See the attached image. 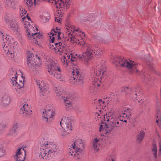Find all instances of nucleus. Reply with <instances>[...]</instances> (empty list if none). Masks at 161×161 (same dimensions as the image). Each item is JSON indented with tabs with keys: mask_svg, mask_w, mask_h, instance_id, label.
I'll list each match as a JSON object with an SVG mask.
<instances>
[{
	"mask_svg": "<svg viewBox=\"0 0 161 161\" xmlns=\"http://www.w3.org/2000/svg\"><path fill=\"white\" fill-rule=\"evenodd\" d=\"M54 90L56 92V96L58 97L59 99L63 100L64 97L62 94V92L60 90V88L59 86L55 87L54 88Z\"/></svg>",
	"mask_w": 161,
	"mask_h": 161,
	"instance_id": "24",
	"label": "nucleus"
},
{
	"mask_svg": "<svg viewBox=\"0 0 161 161\" xmlns=\"http://www.w3.org/2000/svg\"><path fill=\"white\" fill-rule=\"evenodd\" d=\"M26 20H28V21L31 20L30 18L27 15H26V16H25L22 18V20L23 21V24L25 25V26L26 25V24H25V22H27Z\"/></svg>",
	"mask_w": 161,
	"mask_h": 161,
	"instance_id": "36",
	"label": "nucleus"
},
{
	"mask_svg": "<svg viewBox=\"0 0 161 161\" xmlns=\"http://www.w3.org/2000/svg\"><path fill=\"white\" fill-rule=\"evenodd\" d=\"M122 115L120 114L119 116L117 115L113 111H111L104 115V120L108 122V124L106 125V133L109 132L113 130L117 129L119 126V120L124 122H127L126 120H124L125 119L122 118Z\"/></svg>",
	"mask_w": 161,
	"mask_h": 161,
	"instance_id": "5",
	"label": "nucleus"
},
{
	"mask_svg": "<svg viewBox=\"0 0 161 161\" xmlns=\"http://www.w3.org/2000/svg\"><path fill=\"white\" fill-rule=\"evenodd\" d=\"M158 115L157 116V118H158V119H156V122L158 123V125L159 122L161 121V120L160 119V111H158Z\"/></svg>",
	"mask_w": 161,
	"mask_h": 161,
	"instance_id": "42",
	"label": "nucleus"
},
{
	"mask_svg": "<svg viewBox=\"0 0 161 161\" xmlns=\"http://www.w3.org/2000/svg\"><path fill=\"white\" fill-rule=\"evenodd\" d=\"M159 145L160 148H161V141L159 142Z\"/></svg>",
	"mask_w": 161,
	"mask_h": 161,
	"instance_id": "53",
	"label": "nucleus"
},
{
	"mask_svg": "<svg viewBox=\"0 0 161 161\" xmlns=\"http://www.w3.org/2000/svg\"><path fill=\"white\" fill-rule=\"evenodd\" d=\"M49 2L54 3L55 6L57 8H60L63 7L68 8L69 7L70 0H48Z\"/></svg>",
	"mask_w": 161,
	"mask_h": 161,
	"instance_id": "14",
	"label": "nucleus"
},
{
	"mask_svg": "<svg viewBox=\"0 0 161 161\" xmlns=\"http://www.w3.org/2000/svg\"><path fill=\"white\" fill-rule=\"evenodd\" d=\"M8 8H16V6L14 4V2H11V3L7 6Z\"/></svg>",
	"mask_w": 161,
	"mask_h": 161,
	"instance_id": "39",
	"label": "nucleus"
},
{
	"mask_svg": "<svg viewBox=\"0 0 161 161\" xmlns=\"http://www.w3.org/2000/svg\"><path fill=\"white\" fill-rule=\"evenodd\" d=\"M36 82L40 89L39 92L40 96L46 97L49 93L48 85L42 80H37Z\"/></svg>",
	"mask_w": 161,
	"mask_h": 161,
	"instance_id": "13",
	"label": "nucleus"
},
{
	"mask_svg": "<svg viewBox=\"0 0 161 161\" xmlns=\"http://www.w3.org/2000/svg\"><path fill=\"white\" fill-rule=\"evenodd\" d=\"M25 154L26 153L24 148L18 149L14 156L15 160V161H24Z\"/></svg>",
	"mask_w": 161,
	"mask_h": 161,
	"instance_id": "19",
	"label": "nucleus"
},
{
	"mask_svg": "<svg viewBox=\"0 0 161 161\" xmlns=\"http://www.w3.org/2000/svg\"><path fill=\"white\" fill-rule=\"evenodd\" d=\"M55 34H52V33H50V35H52V37L51 36H50V39H51L50 41L51 42L50 44H50H53V45H54V44H53V43L54 42V38L53 36L55 35H57V37H58V39L59 40H61V37H62V35L63 34H61V33L59 31H56L54 32Z\"/></svg>",
	"mask_w": 161,
	"mask_h": 161,
	"instance_id": "23",
	"label": "nucleus"
},
{
	"mask_svg": "<svg viewBox=\"0 0 161 161\" xmlns=\"http://www.w3.org/2000/svg\"><path fill=\"white\" fill-rule=\"evenodd\" d=\"M9 74L10 77L11 78V79L13 77H18L19 76L18 75H17L16 70L14 69H11L9 71Z\"/></svg>",
	"mask_w": 161,
	"mask_h": 161,
	"instance_id": "31",
	"label": "nucleus"
},
{
	"mask_svg": "<svg viewBox=\"0 0 161 161\" xmlns=\"http://www.w3.org/2000/svg\"><path fill=\"white\" fill-rule=\"evenodd\" d=\"M50 19L49 14L47 13H45L42 14V20L43 22H45L48 20Z\"/></svg>",
	"mask_w": 161,
	"mask_h": 161,
	"instance_id": "33",
	"label": "nucleus"
},
{
	"mask_svg": "<svg viewBox=\"0 0 161 161\" xmlns=\"http://www.w3.org/2000/svg\"><path fill=\"white\" fill-rule=\"evenodd\" d=\"M129 89V87H126L125 88V90L124 91H127V90H128Z\"/></svg>",
	"mask_w": 161,
	"mask_h": 161,
	"instance_id": "50",
	"label": "nucleus"
},
{
	"mask_svg": "<svg viewBox=\"0 0 161 161\" xmlns=\"http://www.w3.org/2000/svg\"><path fill=\"white\" fill-rule=\"evenodd\" d=\"M161 148H159V152H160V153H159V155H161Z\"/></svg>",
	"mask_w": 161,
	"mask_h": 161,
	"instance_id": "51",
	"label": "nucleus"
},
{
	"mask_svg": "<svg viewBox=\"0 0 161 161\" xmlns=\"http://www.w3.org/2000/svg\"><path fill=\"white\" fill-rule=\"evenodd\" d=\"M47 70L51 76L54 77L58 80L63 81L64 80V76L61 74L58 65L53 60L49 59L45 63Z\"/></svg>",
	"mask_w": 161,
	"mask_h": 161,
	"instance_id": "7",
	"label": "nucleus"
},
{
	"mask_svg": "<svg viewBox=\"0 0 161 161\" xmlns=\"http://www.w3.org/2000/svg\"><path fill=\"white\" fill-rule=\"evenodd\" d=\"M147 64L149 65V66L150 69L153 70V64H151L150 63H147Z\"/></svg>",
	"mask_w": 161,
	"mask_h": 161,
	"instance_id": "49",
	"label": "nucleus"
},
{
	"mask_svg": "<svg viewBox=\"0 0 161 161\" xmlns=\"http://www.w3.org/2000/svg\"><path fill=\"white\" fill-rule=\"evenodd\" d=\"M26 13V11L25 9H22V10H21L20 13V16L21 17H24L23 16L24 14H25Z\"/></svg>",
	"mask_w": 161,
	"mask_h": 161,
	"instance_id": "46",
	"label": "nucleus"
},
{
	"mask_svg": "<svg viewBox=\"0 0 161 161\" xmlns=\"http://www.w3.org/2000/svg\"><path fill=\"white\" fill-rule=\"evenodd\" d=\"M86 64L90 68V74L92 80V85L89 88L91 94H95L98 91V88L101 84V79L106 71V66L104 62L92 66V63L89 61L86 62Z\"/></svg>",
	"mask_w": 161,
	"mask_h": 161,
	"instance_id": "2",
	"label": "nucleus"
},
{
	"mask_svg": "<svg viewBox=\"0 0 161 161\" xmlns=\"http://www.w3.org/2000/svg\"><path fill=\"white\" fill-rule=\"evenodd\" d=\"M54 111L52 107L47 108L43 111L42 117L43 120L46 122H48V119L51 118L54 114Z\"/></svg>",
	"mask_w": 161,
	"mask_h": 161,
	"instance_id": "17",
	"label": "nucleus"
},
{
	"mask_svg": "<svg viewBox=\"0 0 161 161\" xmlns=\"http://www.w3.org/2000/svg\"><path fill=\"white\" fill-rule=\"evenodd\" d=\"M5 154V151L4 148L1 144H0V157L4 156Z\"/></svg>",
	"mask_w": 161,
	"mask_h": 161,
	"instance_id": "34",
	"label": "nucleus"
},
{
	"mask_svg": "<svg viewBox=\"0 0 161 161\" xmlns=\"http://www.w3.org/2000/svg\"><path fill=\"white\" fill-rule=\"evenodd\" d=\"M2 36L1 43L3 48V52L9 59L15 60L18 56V43L13 38L7 34L0 32Z\"/></svg>",
	"mask_w": 161,
	"mask_h": 161,
	"instance_id": "4",
	"label": "nucleus"
},
{
	"mask_svg": "<svg viewBox=\"0 0 161 161\" xmlns=\"http://www.w3.org/2000/svg\"><path fill=\"white\" fill-rule=\"evenodd\" d=\"M8 23L9 24L10 28L15 34H19L20 31V29L18 25V22L14 20H11L8 21Z\"/></svg>",
	"mask_w": 161,
	"mask_h": 161,
	"instance_id": "20",
	"label": "nucleus"
},
{
	"mask_svg": "<svg viewBox=\"0 0 161 161\" xmlns=\"http://www.w3.org/2000/svg\"><path fill=\"white\" fill-rule=\"evenodd\" d=\"M50 44V48L57 54L63 55L61 61L65 67L69 65L70 62L74 61L75 57L72 55L71 51L68 47L65 42L59 40Z\"/></svg>",
	"mask_w": 161,
	"mask_h": 161,
	"instance_id": "3",
	"label": "nucleus"
},
{
	"mask_svg": "<svg viewBox=\"0 0 161 161\" xmlns=\"http://www.w3.org/2000/svg\"><path fill=\"white\" fill-rule=\"evenodd\" d=\"M11 1L10 0H6L5 4L7 7L9 5Z\"/></svg>",
	"mask_w": 161,
	"mask_h": 161,
	"instance_id": "48",
	"label": "nucleus"
},
{
	"mask_svg": "<svg viewBox=\"0 0 161 161\" xmlns=\"http://www.w3.org/2000/svg\"><path fill=\"white\" fill-rule=\"evenodd\" d=\"M104 101H103L102 99H99L98 100V102L97 103V105L100 106V108H103V105H104Z\"/></svg>",
	"mask_w": 161,
	"mask_h": 161,
	"instance_id": "38",
	"label": "nucleus"
},
{
	"mask_svg": "<svg viewBox=\"0 0 161 161\" xmlns=\"http://www.w3.org/2000/svg\"><path fill=\"white\" fill-rule=\"evenodd\" d=\"M43 148L41 149L40 157L43 159L49 160L55 154H57L58 149L56 145L53 142L46 141L43 144Z\"/></svg>",
	"mask_w": 161,
	"mask_h": 161,
	"instance_id": "6",
	"label": "nucleus"
},
{
	"mask_svg": "<svg viewBox=\"0 0 161 161\" xmlns=\"http://www.w3.org/2000/svg\"><path fill=\"white\" fill-rule=\"evenodd\" d=\"M139 102H141V103H143V104L142 106L143 107H148L149 106V104L147 103V102L144 99H141L140 101H139Z\"/></svg>",
	"mask_w": 161,
	"mask_h": 161,
	"instance_id": "37",
	"label": "nucleus"
},
{
	"mask_svg": "<svg viewBox=\"0 0 161 161\" xmlns=\"http://www.w3.org/2000/svg\"><path fill=\"white\" fill-rule=\"evenodd\" d=\"M16 131L11 129L9 130L6 136L7 137L11 138H14L15 137L16 135Z\"/></svg>",
	"mask_w": 161,
	"mask_h": 161,
	"instance_id": "27",
	"label": "nucleus"
},
{
	"mask_svg": "<svg viewBox=\"0 0 161 161\" xmlns=\"http://www.w3.org/2000/svg\"><path fill=\"white\" fill-rule=\"evenodd\" d=\"M20 113L24 116L28 117L32 114V111L29 107L28 105L25 104L20 109Z\"/></svg>",
	"mask_w": 161,
	"mask_h": 161,
	"instance_id": "22",
	"label": "nucleus"
},
{
	"mask_svg": "<svg viewBox=\"0 0 161 161\" xmlns=\"http://www.w3.org/2000/svg\"><path fill=\"white\" fill-rule=\"evenodd\" d=\"M105 121V120H104ZM107 121L108 123H106V124L105 125V128H103V129H102L103 128V125H100V127H99V131H102V130H103V133H105L106 134H107V133H109L110 131L109 132H107L106 133V129H107V128L106 127V125L108 123V122L107 121Z\"/></svg>",
	"mask_w": 161,
	"mask_h": 161,
	"instance_id": "35",
	"label": "nucleus"
},
{
	"mask_svg": "<svg viewBox=\"0 0 161 161\" xmlns=\"http://www.w3.org/2000/svg\"><path fill=\"white\" fill-rule=\"evenodd\" d=\"M131 110L127 109V110H124V112H122L119 114L122 115V118L126 119V118H129L131 115Z\"/></svg>",
	"mask_w": 161,
	"mask_h": 161,
	"instance_id": "26",
	"label": "nucleus"
},
{
	"mask_svg": "<svg viewBox=\"0 0 161 161\" xmlns=\"http://www.w3.org/2000/svg\"><path fill=\"white\" fill-rule=\"evenodd\" d=\"M66 110L72 108L74 106V97L72 95H67L63 99Z\"/></svg>",
	"mask_w": 161,
	"mask_h": 161,
	"instance_id": "18",
	"label": "nucleus"
},
{
	"mask_svg": "<svg viewBox=\"0 0 161 161\" xmlns=\"http://www.w3.org/2000/svg\"><path fill=\"white\" fill-rule=\"evenodd\" d=\"M73 68L69 78L70 82L74 85L82 86L84 82V75L80 72L78 66H75Z\"/></svg>",
	"mask_w": 161,
	"mask_h": 161,
	"instance_id": "9",
	"label": "nucleus"
},
{
	"mask_svg": "<svg viewBox=\"0 0 161 161\" xmlns=\"http://www.w3.org/2000/svg\"><path fill=\"white\" fill-rule=\"evenodd\" d=\"M45 0H36V2L39 1H44Z\"/></svg>",
	"mask_w": 161,
	"mask_h": 161,
	"instance_id": "54",
	"label": "nucleus"
},
{
	"mask_svg": "<svg viewBox=\"0 0 161 161\" xmlns=\"http://www.w3.org/2000/svg\"><path fill=\"white\" fill-rule=\"evenodd\" d=\"M24 1L28 8L31 7L33 4L35 5L37 3L36 0H24Z\"/></svg>",
	"mask_w": 161,
	"mask_h": 161,
	"instance_id": "29",
	"label": "nucleus"
},
{
	"mask_svg": "<svg viewBox=\"0 0 161 161\" xmlns=\"http://www.w3.org/2000/svg\"><path fill=\"white\" fill-rule=\"evenodd\" d=\"M111 60L116 66L120 65L128 69H134L136 67L135 63L134 61L130 60H128L118 55H114L112 56Z\"/></svg>",
	"mask_w": 161,
	"mask_h": 161,
	"instance_id": "8",
	"label": "nucleus"
},
{
	"mask_svg": "<svg viewBox=\"0 0 161 161\" xmlns=\"http://www.w3.org/2000/svg\"><path fill=\"white\" fill-rule=\"evenodd\" d=\"M55 20L56 22H57L58 23H60L61 22V18L59 17H55Z\"/></svg>",
	"mask_w": 161,
	"mask_h": 161,
	"instance_id": "47",
	"label": "nucleus"
},
{
	"mask_svg": "<svg viewBox=\"0 0 161 161\" xmlns=\"http://www.w3.org/2000/svg\"><path fill=\"white\" fill-rule=\"evenodd\" d=\"M2 117L1 114L0 113V120H2L1 119H2Z\"/></svg>",
	"mask_w": 161,
	"mask_h": 161,
	"instance_id": "52",
	"label": "nucleus"
},
{
	"mask_svg": "<svg viewBox=\"0 0 161 161\" xmlns=\"http://www.w3.org/2000/svg\"><path fill=\"white\" fill-rule=\"evenodd\" d=\"M24 78L22 76L18 79L16 77H13L11 79V82L13 89L17 88H23L24 86Z\"/></svg>",
	"mask_w": 161,
	"mask_h": 161,
	"instance_id": "16",
	"label": "nucleus"
},
{
	"mask_svg": "<svg viewBox=\"0 0 161 161\" xmlns=\"http://www.w3.org/2000/svg\"><path fill=\"white\" fill-rule=\"evenodd\" d=\"M156 143L154 142L153 144V147L152 149V152L154 157L156 158L157 157V147L156 146Z\"/></svg>",
	"mask_w": 161,
	"mask_h": 161,
	"instance_id": "30",
	"label": "nucleus"
},
{
	"mask_svg": "<svg viewBox=\"0 0 161 161\" xmlns=\"http://www.w3.org/2000/svg\"><path fill=\"white\" fill-rule=\"evenodd\" d=\"M66 33V40L72 43H75L80 45L83 50V54H76L75 56L79 59H90L94 57H99L102 54L101 49L86 43L82 39L85 37L83 32L79 28H76L72 25L69 27Z\"/></svg>",
	"mask_w": 161,
	"mask_h": 161,
	"instance_id": "1",
	"label": "nucleus"
},
{
	"mask_svg": "<svg viewBox=\"0 0 161 161\" xmlns=\"http://www.w3.org/2000/svg\"><path fill=\"white\" fill-rule=\"evenodd\" d=\"M8 8H16V6L14 4V2H11V3L7 6Z\"/></svg>",
	"mask_w": 161,
	"mask_h": 161,
	"instance_id": "40",
	"label": "nucleus"
},
{
	"mask_svg": "<svg viewBox=\"0 0 161 161\" xmlns=\"http://www.w3.org/2000/svg\"><path fill=\"white\" fill-rule=\"evenodd\" d=\"M19 124L17 123H14L13 125V127L11 129L16 131L18 127Z\"/></svg>",
	"mask_w": 161,
	"mask_h": 161,
	"instance_id": "43",
	"label": "nucleus"
},
{
	"mask_svg": "<svg viewBox=\"0 0 161 161\" xmlns=\"http://www.w3.org/2000/svg\"><path fill=\"white\" fill-rule=\"evenodd\" d=\"M145 132L143 131H141L137 135V140L140 142L142 141L144 136Z\"/></svg>",
	"mask_w": 161,
	"mask_h": 161,
	"instance_id": "32",
	"label": "nucleus"
},
{
	"mask_svg": "<svg viewBox=\"0 0 161 161\" xmlns=\"http://www.w3.org/2000/svg\"><path fill=\"white\" fill-rule=\"evenodd\" d=\"M26 25L24 26L26 28V31L28 38L31 40V42L36 44L39 40L42 37V35L40 33L35 32V29L37 30L36 27H34L31 25L29 22H25Z\"/></svg>",
	"mask_w": 161,
	"mask_h": 161,
	"instance_id": "10",
	"label": "nucleus"
},
{
	"mask_svg": "<svg viewBox=\"0 0 161 161\" xmlns=\"http://www.w3.org/2000/svg\"><path fill=\"white\" fill-rule=\"evenodd\" d=\"M99 139L97 138H95L92 141V144L93 146L95 145H98L97 142L99 141Z\"/></svg>",
	"mask_w": 161,
	"mask_h": 161,
	"instance_id": "44",
	"label": "nucleus"
},
{
	"mask_svg": "<svg viewBox=\"0 0 161 161\" xmlns=\"http://www.w3.org/2000/svg\"><path fill=\"white\" fill-rule=\"evenodd\" d=\"M8 124L2 120H0V135L3 134V130L8 127Z\"/></svg>",
	"mask_w": 161,
	"mask_h": 161,
	"instance_id": "25",
	"label": "nucleus"
},
{
	"mask_svg": "<svg viewBox=\"0 0 161 161\" xmlns=\"http://www.w3.org/2000/svg\"><path fill=\"white\" fill-rule=\"evenodd\" d=\"M14 91L17 96L20 97L23 94V88H17L16 89H13Z\"/></svg>",
	"mask_w": 161,
	"mask_h": 161,
	"instance_id": "28",
	"label": "nucleus"
},
{
	"mask_svg": "<svg viewBox=\"0 0 161 161\" xmlns=\"http://www.w3.org/2000/svg\"><path fill=\"white\" fill-rule=\"evenodd\" d=\"M11 101L10 96L8 93H3L0 96V105L3 107L8 106L10 104Z\"/></svg>",
	"mask_w": 161,
	"mask_h": 161,
	"instance_id": "15",
	"label": "nucleus"
},
{
	"mask_svg": "<svg viewBox=\"0 0 161 161\" xmlns=\"http://www.w3.org/2000/svg\"><path fill=\"white\" fill-rule=\"evenodd\" d=\"M93 149L95 152H97L99 149V145H95L93 146Z\"/></svg>",
	"mask_w": 161,
	"mask_h": 161,
	"instance_id": "45",
	"label": "nucleus"
},
{
	"mask_svg": "<svg viewBox=\"0 0 161 161\" xmlns=\"http://www.w3.org/2000/svg\"><path fill=\"white\" fill-rule=\"evenodd\" d=\"M83 148V144L81 140L75 142L68 149L69 156L76 157L77 154H79Z\"/></svg>",
	"mask_w": 161,
	"mask_h": 161,
	"instance_id": "12",
	"label": "nucleus"
},
{
	"mask_svg": "<svg viewBox=\"0 0 161 161\" xmlns=\"http://www.w3.org/2000/svg\"><path fill=\"white\" fill-rule=\"evenodd\" d=\"M33 55L31 53L28 54L27 55V64L30 69H34L36 65L35 63L36 60Z\"/></svg>",
	"mask_w": 161,
	"mask_h": 161,
	"instance_id": "21",
	"label": "nucleus"
},
{
	"mask_svg": "<svg viewBox=\"0 0 161 161\" xmlns=\"http://www.w3.org/2000/svg\"><path fill=\"white\" fill-rule=\"evenodd\" d=\"M137 93H136L134 91L133 92L131 96L132 98L134 100H135L137 96Z\"/></svg>",
	"mask_w": 161,
	"mask_h": 161,
	"instance_id": "41",
	"label": "nucleus"
},
{
	"mask_svg": "<svg viewBox=\"0 0 161 161\" xmlns=\"http://www.w3.org/2000/svg\"><path fill=\"white\" fill-rule=\"evenodd\" d=\"M127 161H130V160H127Z\"/></svg>",
	"mask_w": 161,
	"mask_h": 161,
	"instance_id": "55",
	"label": "nucleus"
},
{
	"mask_svg": "<svg viewBox=\"0 0 161 161\" xmlns=\"http://www.w3.org/2000/svg\"><path fill=\"white\" fill-rule=\"evenodd\" d=\"M72 121L70 117H65L60 121V125L63 129L61 133L62 137H67L71 133L72 129Z\"/></svg>",
	"mask_w": 161,
	"mask_h": 161,
	"instance_id": "11",
	"label": "nucleus"
}]
</instances>
